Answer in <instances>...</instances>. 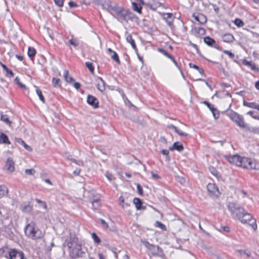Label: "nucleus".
<instances>
[{
  "label": "nucleus",
  "mask_w": 259,
  "mask_h": 259,
  "mask_svg": "<svg viewBox=\"0 0 259 259\" xmlns=\"http://www.w3.org/2000/svg\"><path fill=\"white\" fill-rule=\"evenodd\" d=\"M229 210L231 212L232 218L235 220H239L242 224H249L255 231L257 228L256 220L252 216L247 212L243 207L234 202H229L227 205Z\"/></svg>",
  "instance_id": "1"
},
{
  "label": "nucleus",
  "mask_w": 259,
  "mask_h": 259,
  "mask_svg": "<svg viewBox=\"0 0 259 259\" xmlns=\"http://www.w3.org/2000/svg\"><path fill=\"white\" fill-rule=\"evenodd\" d=\"M67 245L69 249L70 255L73 258L82 257L84 253L82 250L81 244L76 237L70 238Z\"/></svg>",
  "instance_id": "2"
},
{
  "label": "nucleus",
  "mask_w": 259,
  "mask_h": 259,
  "mask_svg": "<svg viewBox=\"0 0 259 259\" xmlns=\"http://www.w3.org/2000/svg\"><path fill=\"white\" fill-rule=\"evenodd\" d=\"M35 224L33 222L27 224L25 228V233L27 236L33 240L40 239L43 237L41 231L35 229Z\"/></svg>",
  "instance_id": "3"
},
{
  "label": "nucleus",
  "mask_w": 259,
  "mask_h": 259,
  "mask_svg": "<svg viewBox=\"0 0 259 259\" xmlns=\"http://www.w3.org/2000/svg\"><path fill=\"white\" fill-rule=\"evenodd\" d=\"M143 244L147 249V254L150 258L152 256H163V250L159 246L150 244L146 241L143 242Z\"/></svg>",
  "instance_id": "4"
},
{
  "label": "nucleus",
  "mask_w": 259,
  "mask_h": 259,
  "mask_svg": "<svg viewBox=\"0 0 259 259\" xmlns=\"http://www.w3.org/2000/svg\"><path fill=\"white\" fill-rule=\"evenodd\" d=\"M239 166L248 169H259V163L254 160L246 157H241Z\"/></svg>",
  "instance_id": "5"
},
{
  "label": "nucleus",
  "mask_w": 259,
  "mask_h": 259,
  "mask_svg": "<svg viewBox=\"0 0 259 259\" xmlns=\"http://www.w3.org/2000/svg\"><path fill=\"white\" fill-rule=\"evenodd\" d=\"M227 115L240 127L242 128H246L247 124L244 121L243 116L233 111L228 112Z\"/></svg>",
  "instance_id": "6"
},
{
  "label": "nucleus",
  "mask_w": 259,
  "mask_h": 259,
  "mask_svg": "<svg viewBox=\"0 0 259 259\" xmlns=\"http://www.w3.org/2000/svg\"><path fill=\"white\" fill-rule=\"evenodd\" d=\"M9 256L10 259H25L23 252L15 248L10 249Z\"/></svg>",
  "instance_id": "7"
},
{
  "label": "nucleus",
  "mask_w": 259,
  "mask_h": 259,
  "mask_svg": "<svg viewBox=\"0 0 259 259\" xmlns=\"http://www.w3.org/2000/svg\"><path fill=\"white\" fill-rule=\"evenodd\" d=\"M225 159L230 163L239 166L240 164L241 156L237 154L233 155L225 156Z\"/></svg>",
  "instance_id": "8"
},
{
  "label": "nucleus",
  "mask_w": 259,
  "mask_h": 259,
  "mask_svg": "<svg viewBox=\"0 0 259 259\" xmlns=\"http://www.w3.org/2000/svg\"><path fill=\"white\" fill-rule=\"evenodd\" d=\"M207 191L212 197H218L220 192L218 188L214 183H209L207 186Z\"/></svg>",
  "instance_id": "9"
},
{
  "label": "nucleus",
  "mask_w": 259,
  "mask_h": 259,
  "mask_svg": "<svg viewBox=\"0 0 259 259\" xmlns=\"http://www.w3.org/2000/svg\"><path fill=\"white\" fill-rule=\"evenodd\" d=\"M130 14L131 12L129 11L125 10L120 7L116 15L118 16L119 20L127 21Z\"/></svg>",
  "instance_id": "10"
},
{
  "label": "nucleus",
  "mask_w": 259,
  "mask_h": 259,
  "mask_svg": "<svg viewBox=\"0 0 259 259\" xmlns=\"http://www.w3.org/2000/svg\"><path fill=\"white\" fill-rule=\"evenodd\" d=\"M204 42L208 46L214 47V48L220 50L219 46L216 44L215 41L209 36H206L204 38Z\"/></svg>",
  "instance_id": "11"
},
{
  "label": "nucleus",
  "mask_w": 259,
  "mask_h": 259,
  "mask_svg": "<svg viewBox=\"0 0 259 259\" xmlns=\"http://www.w3.org/2000/svg\"><path fill=\"white\" fill-rule=\"evenodd\" d=\"M87 103L95 108L98 107V100L93 96L90 95H88L87 98Z\"/></svg>",
  "instance_id": "12"
},
{
  "label": "nucleus",
  "mask_w": 259,
  "mask_h": 259,
  "mask_svg": "<svg viewBox=\"0 0 259 259\" xmlns=\"http://www.w3.org/2000/svg\"><path fill=\"white\" fill-rule=\"evenodd\" d=\"M192 16L196 21L199 22V24H203L206 22V18L203 14H198L197 15L193 14Z\"/></svg>",
  "instance_id": "13"
},
{
  "label": "nucleus",
  "mask_w": 259,
  "mask_h": 259,
  "mask_svg": "<svg viewBox=\"0 0 259 259\" xmlns=\"http://www.w3.org/2000/svg\"><path fill=\"white\" fill-rule=\"evenodd\" d=\"M6 168L7 170L10 172H12L14 170V162L11 157H9L7 159Z\"/></svg>",
  "instance_id": "14"
},
{
  "label": "nucleus",
  "mask_w": 259,
  "mask_h": 259,
  "mask_svg": "<svg viewBox=\"0 0 259 259\" xmlns=\"http://www.w3.org/2000/svg\"><path fill=\"white\" fill-rule=\"evenodd\" d=\"M133 203L135 205L136 208L138 210H140V209L144 210L146 209V206H142V202L140 198H135L133 199Z\"/></svg>",
  "instance_id": "15"
},
{
  "label": "nucleus",
  "mask_w": 259,
  "mask_h": 259,
  "mask_svg": "<svg viewBox=\"0 0 259 259\" xmlns=\"http://www.w3.org/2000/svg\"><path fill=\"white\" fill-rule=\"evenodd\" d=\"M242 63L243 65L247 66L249 67H250V69L252 70L256 71L257 72L259 71L258 68L255 65L254 63H252L251 61H248L247 60H244L242 62Z\"/></svg>",
  "instance_id": "16"
},
{
  "label": "nucleus",
  "mask_w": 259,
  "mask_h": 259,
  "mask_svg": "<svg viewBox=\"0 0 259 259\" xmlns=\"http://www.w3.org/2000/svg\"><path fill=\"white\" fill-rule=\"evenodd\" d=\"M158 51L159 52H160L162 54H163V55H164L168 58L170 59L174 62V63L175 64V65L176 66H177V67L178 66V63L176 61L174 58L173 57H172L170 55H169L168 53H167L164 49H162V48H159V49H158Z\"/></svg>",
  "instance_id": "17"
},
{
  "label": "nucleus",
  "mask_w": 259,
  "mask_h": 259,
  "mask_svg": "<svg viewBox=\"0 0 259 259\" xmlns=\"http://www.w3.org/2000/svg\"><path fill=\"white\" fill-rule=\"evenodd\" d=\"M169 150H177V151L181 152L183 150L184 147L182 144L178 142H175L171 147L169 148Z\"/></svg>",
  "instance_id": "18"
},
{
  "label": "nucleus",
  "mask_w": 259,
  "mask_h": 259,
  "mask_svg": "<svg viewBox=\"0 0 259 259\" xmlns=\"http://www.w3.org/2000/svg\"><path fill=\"white\" fill-rule=\"evenodd\" d=\"M97 88L98 90L101 92H103L105 91V82L102 78H98V82L97 84Z\"/></svg>",
  "instance_id": "19"
},
{
  "label": "nucleus",
  "mask_w": 259,
  "mask_h": 259,
  "mask_svg": "<svg viewBox=\"0 0 259 259\" xmlns=\"http://www.w3.org/2000/svg\"><path fill=\"white\" fill-rule=\"evenodd\" d=\"M173 16L171 13H166L164 15V19L166 21L168 26H171L173 22Z\"/></svg>",
  "instance_id": "20"
},
{
  "label": "nucleus",
  "mask_w": 259,
  "mask_h": 259,
  "mask_svg": "<svg viewBox=\"0 0 259 259\" xmlns=\"http://www.w3.org/2000/svg\"><path fill=\"white\" fill-rule=\"evenodd\" d=\"M10 144L11 142L9 140L8 136L4 133L0 132V144Z\"/></svg>",
  "instance_id": "21"
},
{
  "label": "nucleus",
  "mask_w": 259,
  "mask_h": 259,
  "mask_svg": "<svg viewBox=\"0 0 259 259\" xmlns=\"http://www.w3.org/2000/svg\"><path fill=\"white\" fill-rule=\"evenodd\" d=\"M223 40L226 42H232L234 39V36L230 33H226L222 36Z\"/></svg>",
  "instance_id": "22"
},
{
  "label": "nucleus",
  "mask_w": 259,
  "mask_h": 259,
  "mask_svg": "<svg viewBox=\"0 0 259 259\" xmlns=\"http://www.w3.org/2000/svg\"><path fill=\"white\" fill-rule=\"evenodd\" d=\"M243 105L249 108L256 109L259 111V104H257L254 102H247L246 101H243Z\"/></svg>",
  "instance_id": "23"
},
{
  "label": "nucleus",
  "mask_w": 259,
  "mask_h": 259,
  "mask_svg": "<svg viewBox=\"0 0 259 259\" xmlns=\"http://www.w3.org/2000/svg\"><path fill=\"white\" fill-rule=\"evenodd\" d=\"M16 141L20 144L21 145H23L24 148L27 150V151H32V148L29 146H28V145H27L24 141L22 140V139H21V138H17L16 139Z\"/></svg>",
  "instance_id": "24"
},
{
  "label": "nucleus",
  "mask_w": 259,
  "mask_h": 259,
  "mask_svg": "<svg viewBox=\"0 0 259 259\" xmlns=\"http://www.w3.org/2000/svg\"><path fill=\"white\" fill-rule=\"evenodd\" d=\"M120 7H118L116 5H115L114 6H110V8L108 11L113 15H116L118 11L119 10V8Z\"/></svg>",
  "instance_id": "25"
},
{
  "label": "nucleus",
  "mask_w": 259,
  "mask_h": 259,
  "mask_svg": "<svg viewBox=\"0 0 259 259\" xmlns=\"http://www.w3.org/2000/svg\"><path fill=\"white\" fill-rule=\"evenodd\" d=\"M52 83L55 88H60L61 87V81L59 78L53 77Z\"/></svg>",
  "instance_id": "26"
},
{
  "label": "nucleus",
  "mask_w": 259,
  "mask_h": 259,
  "mask_svg": "<svg viewBox=\"0 0 259 259\" xmlns=\"http://www.w3.org/2000/svg\"><path fill=\"white\" fill-rule=\"evenodd\" d=\"M68 71L65 70L64 72V77L66 82L71 83L74 81V79L72 77L68 76Z\"/></svg>",
  "instance_id": "27"
},
{
  "label": "nucleus",
  "mask_w": 259,
  "mask_h": 259,
  "mask_svg": "<svg viewBox=\"0 0 259 259\" xmlns=\"http://www.w3.org/2000/svg\"><path fill=\"white\" fill-rule=\"evenodd\" d=\"M126 40L131 45L132 48L134 49H136V46L135 42V40L133 39L131 34H129L126 36Z\"/></svg>",
  "instance_id": "28"
},
{
  "label": "nucleus",
  "mask_w": 259,
  "mask_h": 259,
  "mask_svg": "<svg viewBox=\"0 0 259 259\" xmlns=\"http://www.w3.org/2000/svg\"><path fill=\"white\" fill-rule=\"evenodd\" d=\"M28 56L31 58H33L36 54V51L33 47H29L28 49Z\"/></svg>",
  "instance_id": "29"
},
{
  "label": "nucleus",
  "mask_w": 259,
  "mask_h": 259,
  "mask_svg": "<svg viewBox=\"0 0 259 259\" xmlns=\"http://www.w3.org/2000/svg\"><path fill=\"white\" fill-rule=\"evenodd\" d=\"M1 66L3 69L7 72V76H9L10 77H13L14 76V74L13 72V71L9 70L5 64L1 63Z\"/></svg>",
  "instance_id": "30"
},
{
  "label": "nucleus",
  "mask_w": 259,
  "mask_h": 259,
  "mask_svg": "<svg viewBox=\"0 0 259 259\" xmlns=\"http://www.w3.org/2000/svg\"><path fill=\"white\" fill-rule=\"evenodd\" d=\"M92 207L94 210H97L100 206V203L98 199H95L92 201Z\"/></svg>",
  "instance_id": "31"
},
{
  "label": "nucleus",
  "mask_w": 259,
  "mask_h": 259,
  "mask_svg": "<svg viewBox=\"0 0 259 259\" xmlns=\"http://www.w3.org/2000/svg\"><path fill=\"white\" fill-rule=\"evenodd\" d=\"M8 193V189L4 186L0 185V196H4Z\"/></svg>",
  "instance_id": "32"
},
{
  "label": "nucleus",
  "mask_w": 259,
  "mask_h": 259,
  "mask_svg": "<svg viewBox=\"0 0 259 259\" xmlns=\"http://www.w3.org/2000/svg\"><path fill=\"white\" fill-rule=\"evenodd\" d=\"M132 6H133V10L139 13H141V7L137 4V3H135V2H133L132 3Z\"/></svg>",
  "instance_id": "33"
},
{
  "label": "nucleus",
  "mask_w": 259,
  "mask_h": 259,
  "mask_svg": "<svg viewBox=\"0 0 259 259\" xmlns=\"http://www.w3.org/2000/svg\"><path fill=\"white\" fill-rule=\"evenodd\" d=\"M111 6V2L110 1L105 2L104 3H103L102 4V8L103 9L107 10L108 11L109 10Z\"/></svg>",
  "instance_id": "34"
},
{
  "label": "nucleus",
  "mask_w": 259,
  "mask_h": 259,
  "mask_svg": "<svg viewBox=\"0 0 259 259\" xmlns=\"http://www.w3.org/2000/svg\"><path fill=\"white\" fill-rule=\"evenodd\" d=\"M36 93L37 95H38V96L39 97L40 100L41 101L44 103H45V99L42 95L41 91L38 89H36Z\"/></svg>",
  "instance_id": "35"
},
{
  "label": "nucleus",
  "mask_w": 259,
  "mask_h": 259,
  "mask_svg": "<svg viewBox=\"0 0 259 259\" xmlns=\"http://www.w3.org/2000/svg\"><path fill=\"white\" fill-rule=\"evenodd\" d=\"M112 54L113 55L111 56V58L116 62H117L118 64H120V61L119 59V57L115 51Z\"/></svg>",
  "instance_id": "36"
},
{
  "label": "nucleus",
  "mask_w": 259,
  "mask_h": 259,
  "mask_svg": "<svg viewBox=\"0 0 259 259\" xmlns=\"http://www.w3.org/2000/svg\"><path fill=\"white\" fill-rule=\"evenodd\" d=\"M156 227L160 228L162 230L165 231L166 230V226L159 221H156L155 224Z\"/></svg>",
  "instance_id": "37"
},
{
  "label": "nucleus",
  "mask_w": 259,
  "mask_h": 259,
  "mask_svg": "<svg viewBox=\"0 0 259 259\" xmlns=\"http://www.w3.org/2000/svg\"><path fill=\"white\" fill-rule=\"evenodd\" d=\"M1 119L7 124L10 125L11 122L9 120L7 115L1 114Z\"/></svg>",
  "instance_id": "38"
},
{
  "label": "nucleus",
  "mask_w": 259,
  "mask_h": 259,
  "mask_svg": "<svg viewBox=\"0 0 259 259\" xmlns=\"http://www.w3.org/2000/svg\"><path fill=\"white\" fill-rule=\"evenodd\" d=\"M85 66L88 68V69L90 71V72L92 73H94V67L93 65V63L90 62H87L85 63Z\"/></svg>",
  "instance_id": "39"
},
{
  "label": "nucleus",
  "mask_w": 259,
  "mask_h": 259,
  "mask_svg": "<svg viewBox=\"0 0 259 259\" xmlns=\"http://www.w3.org/2000/svg\"><path fill=\"white\" fill-rule=\"evenodd\" d=\"M92 237L95 243L99 244L100 243V239L99 238V237L96 235L95 233H93L92 234Z\"/></svg>",
  "instance_id": "40"
},
{
  "label": "nucleus",
  "mask_w": 259,
  "mask_h": 259,
  "mask_svg": "<svg viewBox=\"0 0 259 259\" xmlns=\"http://www.w3.org/2000/svg\"><path fill=\"white\" fill-rule=\"evenodd\" d=\"M195 31L200 35H204L205 33V30L202 27H196Z\"/></svg>",
  "instance_id": "41"
},
{
  "label": "nucleus",
  "mask_w": 259,
  "mask_h": 259,
  "mask_svg": "<svg viewBox=\"0 0 259 259\" xmlns=\"http://www.w3.org/2000/svg\"><path fill=\"white\" fill-rule=\"evenodd\" d=\"M32 209V206L29 204L24 206L22 208L23 212H30Z\"/></svg>",
  "instance_id": "42"
},
{
  "label": "nucleus",
  "mask_w": 259,
  "mask_h": 259,
  "mask_svg": "<svg viewBox=\"0 0 259 259\" xmlns=\"http://www.w3.org/2000/svg\"><path fill=\"white\" fill-rule=\"evenodd\" d=\"M247 114L250 115L251 117L255 119L259 120V115L254 111H250L247 112Z\"/></svg>",
  "instance_id": "43"
},
{
  "label": "nucleus",
  "mask_w": 259,
  "mask_h": 259,
  "mask_svg": "<svg viewBox=\"0 0 259 259\" xmlns=\"http://www.w3.org/2000/svg\"><path fill=\"white\" fill-rule=\"evenodd\" d=\"M234 23L236 25H237L238 27H241L243 26L244 25L243 22L239 19H236L234 21Z\"/></svg>",
  "instance_id": "44"
},
{
  "label": "nucleus",
  "mask_w": 259,
  "mask_h": 259,
  "mask_svg": "<svg viewBox=\"0 0 259 259\" xmlns=\"http://www.w3.org/2000/svg\"><path fill=\"white\" fill-rule=\"evenodd\" d=\"M176 180L181 184H183L185 183V179L183 177L181 176H177Z\"/></svg>",
  "instance_id": "45"
},
{
  "label": "nucleus",
  "mask_w": 259,
  "mask_h": 259,
  "mask_svg": "<svg viewBox=\"0 0 259 259\" xmlns=\"http://www.w3.org/2000/svg\"><path fill=\"white\" fill-rule=\"evenodd\" d=\"M35 172V171L34 169H26L25 170V173L28 175H33Z\"/></svg>",
  "instance_id": "46"
},
{
  "label": "nucleus",
  "mask_w": 259,
  "mask_h": 259,
  "mask_svg": "<svg viewBox=\"0 0 259 259\" xmlns=\"http://www.w3.org/2000/svg\"><path fill=\"white\" fill-rule=\"evenodd\" d=\"M211 111L213 114L214 118L215 119H218L219 117V113H218L217 110L215 108H214V110H211Z\"/></svg>",
  "instance_id": "47"
},
{
  "label": "nucleus",
  "mask_w": 259,
  "mask_h": 259,
  "mask_svg": "<svg viewBox=\"0 0 259 259\" xmlns=\"http://www.w3.org/2000/svg\"><path fill=\"white\" fill-rule=\"evenodd\" d=\"M64 0H54L55 3L59 7H62L63 6Z\"/></svg>",
  "instance_id": "48"
},
{
  "label": "nucleus",
  "mask_w": 259,
  "mask_h": 259,
  "mask_svg": "<svg viewBox=\"0 0 259 259\" xmlns=\"http://www.w3.org/2000/svg\"><path fill=\"white\" fill-rule=\"evenodd\" d=\"M223 53L228 55L230 57V58L232 59H233L235 57L234 54L228 50H224Z\"/></svg>",
  "instance_id": "49"
},
{
  "label": "nucleus",
  "mask_w": 259,
  "mask_h": 259,
  "mask_svg": "<svg viewBox=\"0 0 259 259\" xmlns=\"http://www.w3.org/2000/svg\"><path fill=\"white\" fill-rule=\"evenodd\" d=\"M120 206L123 208V209H127L130 206V203L127 202H124L123 204H120Z\"/></svg>",
  "instance_id": "50"
},
{
  "label": "nucleus",
  "mask_w": 259,
  "mask_h": 259,
  "mask_svg": "<svg viewBox=\"0 0 259 259\" xmlns=\"http://www.w3.org/2000/svg\"><path fill=\"white\" fill-rule=\"evenodd\" d=\"M119 253L120 255H122V259H130V257L126 253L121 251L119 252Z\"/></svg>",
  "instance_id": "51"
},
{
  "label": "nucleus",
  "mask_w": 259,
  "mask_h": 259,
  "mask_svg": "<svg viewBox=\"0 0 259 259\" xmlns=\"http://www.w3.org/2000/svg\"><path fill=\"white\" fill-rule=\"evenodd\" d=\"M100 221L101 223L102 224V225H103V227L104 228H108V225L107 223L105 221V220H104L102 219H100Z\"/></svg>",
  "instance_id": "52"
},
{
  "label": "nucleus",
  "mask_w": 259,
  "mask_h": 259,
  "mask_svg": "<svg viewBox=\"0 0 259 259\" xmlns=\"http://www.w3.org/2000/svg\"><path fill=\"white\" fill-rule=\"evenodd\" d=\"M177 133L181 136H184V137H187L188 136V134L186 133H184V132H183L182 131H181L180 130H178V131H177Z\"/></svg>",
  "instance_id": "53"
},
{
  "label": "nucleus",
  "mask_w": 259,
  "mask_h": 259,
  "mask_svg": "<svg viewBox=\"0 0 259 259\" xmlns=\"http://www.w3.org/2000/svg\"><path fill=\"white\" fill-rule=\"evenodd\" d=\"M204 104H205V105H207V106L208 107V108L210 109V110H214V107L212 105L209 104L208 102H206V101H204Z\"/></svg>",
  "instance_id": "54"
},
{
  "label": "nucleus",
  "mask_w": 259,
  "mask_h": 259,
  "mask_svg": "<svg viewBox=\"0 0 259 259\" xmlns=\"http://www.w3.org/2000/svg\"><path fill=\"white\" fill-rule=\"evenodd\" d=\"M105 176L110 181H112L113 179V175L109 173V172H106L105 174Z\"/></svg>",
  "instance_id": "55"
},
{
  "label": "nucleus",
  "mask_w": 259,
  "mask_h": 259,
  "mask_svg": "<svg viewBox=\"0 0 259 259\" xmlns=\"http://www.w3.org/2000/svg\"><path fill=\"white\" fill-rule=\"evenodd\" d=\"M137 188L139 193L140 194L142 195L143 193V190H142V187L140 186V185L139 184L137 185Z\"/></svg>",
  "instance_id": "56"
},
{
  "label": "nucleus",
  "mask_w": 259,
  "mask_h": 259,
  "mask_svg": "<svg viewBox=\"0 0 259 259\" xmlns=\"http://www.w3.org/2000/svg\"><path fill=\"white\" fill-rule=\"evenodd\" d=\"M69 6L71 8H75L77 6V4L73 2H70L69 3Z\"/></svg>",
  "instance_id": "57"
},
{
  "label": "nucleus",
  "mask_w": 259,
  "mask_h": 259,
  "mask_svg": "<svg viewBox=\"0 0 259 259\" xmlns=\"http://www.w3.org/2000/svg\"><path fill=\"white\" fill-rule=\"evenodd\" d=\"M211 5H212L213 9L214 11H215V12L218 13L219 11V7L215 4H212Z\"/></svg>",
  "instance_id": "58"
},
{
  "label": "nucleus",
  "mask_w": 259,
  "mask_h": 259,
  "mask_svg": "<svg viewBox=\"0 0 259 259\" xmlns=\"http://www.w3.org/2000/svg\"><path fill=\"white\" fill-rule=\"evenodd\" d=\"M69 42L70 44H71V45H73L74 47H76L78 45V44L77 42H75L73 39H70Z\"/></svg>",
  "instance_id": "59"
},
{
  "label": "nucleus",
  "mask_w": 259,
  "mask_h": 259,
  "mask_svg": "<svg viewBox=\"0 0 259 259\" xmlns=\"http://www.w3.org/2000/svg\"><path fill=\"white\" fill-rule=\"evenodd\" d=\"M168 127L174 130L176 133H177L179 130L176 126L174 125H170L168 126Z\"/></svg>",
  "instance_id": "60"
},
{
  "label": "nucleus",
  "mask_w": 259,
  "mask_h": 259,
  "mask_svg": "<svg viewBox=\"0 0 259 259\" xmlns=\"http://www.w3.org/2000/svg\"><path fill=\"white\" fill-rule=\"evenodd\" d=\"M151 173H152V177L153 179H157L160 178V177L157 174H155L152 171L151 172Z\"/></svg>",
  "instance_id": "61"
},
{
  "label": "nucleus",
  "mask_w": 259,
  "mask_h": 259,
  "mask_svg": "<svg viewBox=\"0 0 259 259\" xmlns=\"http://www.w3.org/2000/svg\"><path fill=\"white\" fill-rule=\"evenodd\" d=\"M73 86L76 89L78 90L80 87V84L79 82H75Z\"/></svg>",
  "instance_id": "62"
},
{
  "label": "nucleus",
  "mask_w": 259,
  "mask_h": 259,
  "mask_svg": "<svg viewBox=\"0 0 259 259\" xmlns=\"http://www.w3.org/2000/svg\"><path fill=\"white\" fill-rule=\"evenodd\" d=\"M160 152L163 154V155H168V153H169V152L168 150H161Z\"/></svg>",
  "instance_id": "63"
},
{
  "label": "nucleus",
  "mask_w": 259,
  "mask_h": 259,
  "mask_svg": "<svg viewBox=\"0 0 259 259\" xmlns=\"http://www.w3.org/2000/svg\"><path fill=\"white\" fill-rule=\"evenodd\" d=\"M189 66L191 68H195L196 69H198L199 68V66L195 65V64H193L192 63H190L189 64Z\"/></svg>",
  "instance_id": "64"
}]
</instances>
